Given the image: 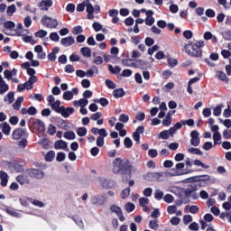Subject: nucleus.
<instances>
[{"mask_svg":"<svg viewBox=\"0 0 231 231\" xmlns=\"http://www.w3.org/2000/svg\"><path fill=\"white\" fill-rule=\"evenodd\" d=\"M27 172L30 178H33L34 180H42V178L45 176L44 171L35 168L27 170Z\"/></svg>","mask_w":231,"mask_h":231,"instance_id":"obj_4","label":"nucleus"},{"mask_svg":"<svg viewBox=\"0 0 231 231\" xmlns=\"http://www.w3.org/2000/svg\"><path fill=\"white\" fill-rule=\"evenodd\" d=\"M189 230L198 231V230H199V224L196 223V222H192L189 226Z\"/></svg>","mask_w":231,"mask_h":231,"instance_id":"obj_59","label":"nucleus"},{"mask_svg":"<svg viewBox=\"0 0 231 231\" xmlns=\"http://www.w3.org/2000/svg\"><path fill=\"white\" fill-rule=\"evenodd\" d=\"M185 210H189L190 214H198V212H199V207L196 205H192V206L188 205L185 207Z\"/></svg>","mask_w":231,"mask_h":231,"instance_id":"obj_28","label":"nucleus"},{"mask_svg":"<svg viewBox=\"0 0 231 231\" xmlns=\"http://www.w3.org/2000/svg\"><path fill=\"white\" fill-rule=\"evenodd\" d=\"M171 124H172V117L171 116L170 114H168L162 120V125H164L165 127H169Z\"/></svg>","mask_w":231,"mask_h":231,"instance_id":"obj_32","label":"nucleus"},{"mask_svg":"<svg viewBox=\"0 0 231 231\" xmlns=\"http://www.w3.org/2000/svg\"><path fill=\"white\" fill-rule=\"evenodd\" d=\"M154 198L157 201H162V199H163V191H162V189H156L154 192Z\"/></svg>","mask_w":231,"mask_h":231,"instance_id":"obj_38","label":"nucleus"},{"mask_svg":"<svg viewBox=\"0 0 231 231\" xmlns=\"http://www.w3.org/2000/svg\"><path fill=\"white\" fill-rule=\"evenodd\" d=\"M35 37H39V39H44L46 35H48V32L44 30H40L34 33Z\"/></svg>","mask_w":231,"mask_h":231,"instance_id":"obj_47","label":"nucleus"},{"mask_svg":"<svg viewBox=\"0 0 231 231\" xmlns=\"http://www.w3.org/2000/svg\"><path fill=\"white\" fill-rule=\"evenodd\" d=\"M134 208H135L134 204L131 202L126 203L125 206V209L126 210V212H133Z\"/></svg>","mask_w":231,"mask_h":231,"instance_id":"obj_54","label":"nucleus"},{"mask_svg":"<svg viewBox=\"0 0 231 231\" xmlns=\"http://www.w3.org/2000/svg\"><path fill=\"white\" fill-rule=\"evenodd\" d=\"M134 66L139 68V69H145L149 66V62L143 60H135Z\"/></svg>","mask_w":231,"mask_h":231,"instance_id":"obj_20","label":"nucleus"},{"mask_svg":"<svg viewBox=\"0 0 231 231\" xmlns=\"http://www.w3.org/2000/svg\"><path fill=\"white\" fill-rule=\"evenodd\" d=\"M195 178L197 181H210V175H200Z\"/></svg>","mask_w":231,"mask_h":231,"instance_id":"obj_50","label":"nucleus"},{"mask_svg":"<svg viewBox=\"0 0 231 231\" xmlns=\"http://www.w3.org/2000/svg\"><path fill=\"white\" fill-rule=\"evenodd\" d=\"M15 12H17V8L15 7V5L13 4L7 7L6 14L8 17H12V15H14Z\"/></svg>","mask_w":231,"mask_h":231,"instance_id":"obj_31","label":"nucleus"},{"mask_svg":"<svg viewBox=\"0 0 231 231\" xmlns=\"http://www.w3.org/2000/svg\"><path fill=\"white\" fill-rule=\"evenodd\" d=\"M61 102L60 100H56L54 101L51 105V107L52 109V111H55V113H59V109H60V106H61Z\"/></svg>","mask_w":231,"mask_h":231,"instance_id":"obj_30","label":"nucleus"},{"mask_svg":"<svg viewBox=\"0 0 231 231\" xmlns=\"http://www.w3.org/2000/svg\"><path fill=\"white\" fill-rule=\"evenodd\" d=\"M107 201V198L104 195H97L91 198V203L93 205H104Z\"/></svg>","mask_w":231,"mask_h":231,"instance_id":"obj_10","label":"nucleus"},{"mask_svg":"<svg viewBox=\"0 0 231 231\" xmlns=\"http://www.w3.org/2000/svg\"><path fill=\"white\" fill-rule=\"evenodd\" d=\"M85 5L87 6L86 8V12L88 14L87 18L89 20L95 19V15L93 14H95V7L93 6V5L89 3V0H86Z\"/></svg>","mask_w":231,"mask_h":231,"instance_id":"obj_9","label":"nucleus"},{"mask_svg":"<svg viewBox=\"0 0 231 231\" xmlns=\"http://www.w3.org/2000/svg\"><path fill=\"white\" fill-rule=\"evenodd\" d=\"M41 23L46 28H57L59 26V21L48 15H43L41 20Z\"/></svg>","mask_w":231,"mask_h":231,"instance_id":"obj_3","label":"nucleus"},{"mask_svg":"<svg viewBox=\"0 0 231 231\" xmlns=\"http://www.w3.org/2000/svg\"><path fill=\"white\" fill-rule=\"evenodd\" d=\"M188 152H189V154H197L198 156H202L203 152H201V150H199V148H189Z\"/></svg>","mask_w":231,"mask_h":231,"instance_id":"obj_33","label":"nucleus"},{"mask_svg":"<svg viewBox=\"0 0 231 231\" xmlns=\"http://www.w3.org/2000/svg\"><path fill=\"white\" fill-rule=\"evenodd\" d=\"M13 140H21L26 138V129L15 128L12 134Z\"/></svg>","mask_w":231,"mask_h":231,"instance_id":"obj_8","label":"nucleus"},{"mask_svg":"<svg viewBox=\"0 0 231 231\" xmlns=\"http://www.w3.org/2000/svg\"><path fill=\"white\" fill-rule=\"evenodd\" d=\"M223 116H225V118H230L231 116L230 105H227V108L224 110Z\"/></svg>","mask_w":231,"mask_h":231,"instance_id":"obj_61","label":"nucleus"},{"mask_svg":"<svg viewBox=\"0 0 231 231\" xmlns=\"http://www.w3.org/2000/svg\"><path fill=\"white\" fill-rule=\"evenodd\" d=\"M77 134L78 136H86V134H88V129L86 127H79Z\"/></svg>","mask_w":231,"mask_h":231,"instance_id":"obj_46","label":"nucleus"},{"mask_svg":"<svg viewBox=\"0 0 231 231\" xmlns=\"http://www.w3.org/2000/svg\"><path fill=\"white\" fill-rule=\"evenodd\" d=\"M4 28H6L7 30H12L15 28V23H14L13 21L5 22Z\"/></svg>","mask_w":231,"mask_h":231,"instance_id":"obj_45","label":"nucleus"},{"mask_svg":"<svg viewBox=\"0 0 231 231\" xmlns=\"http://www.w3.org/2000/svg\"><path fill=\"white\" fill-rule=\"evenodd\" d=\"M133 75V70L125 69L122 71L121 77H131Z\"/></svg>","mask_w":231,"mask_h":231,"instance_id":"obj_62","label":"nucleus"},{"mask_svg":"<svg viewBox=\"0 0 231 231\" xmlns=\"http://www.w3.org/2000/svg\"><path fill=\"white\" fill-rule=\"evenodd\" d=\"M80 53L83 57H91V49L89 47H82L80 49Z\"/></svg>","mask_w":231,"mask_h":231,"instance_id":"obj_29","label":"nucleus"},{"mask_svg":"<svg viewBox=\"0 0 231 231\" xmlns=\"http://www.w3.org/2000/svg\"><path fill=\"white\" fill-rule=\"evenodd\" d=\"M144 23L147 26H152L154 24V17L152 16H146Z\"/></svg>","mask_w":231,"mask_h":231,"instance_id":"obj_53","label":"nucleus"},{"mask_svg":"<svg viewBox=\"0 0 231 231\" xmlns=\"http://www.w3.org/2000/svg\"><path fill=\"white\" fill-rule=\"evenodd\" d=\"M24 102V97H18L16 101L13 104L14 109L16 111H19L21 109V105Z\"/></svg>","mask_w":231,"mask_h":231,"instance_id":"obj_22","label":"nucleus"},{"mask_svg":"<svg viewBox=\"0 0 231 231\" xmlns=\"http://www.w3.org/2000/svg\"><path fill=\"white\" fill-rule=\"evenodd\" d=\"M16 181L20 183V185H30V178H28L26 174L18 175Z\"/></svg>","mask_w":231,"mask_h":231,"instance_id":"obj_14","label":"nucleus"},{"mask_svg":"<svg viewBox=\"0 0 231 231\" xmlns=\"http://www.w3.org/2000/svg\"><path fill=\"white\" fill-rule=\"evenodd\" d=\"M0 185L1 187H6L8 185V173L4 171H0Z\"/></svg>","mask_w":231,"mask_h":231,"instance_id":"obj_17","label":"nucleus"},{"mask_svg":"<svg viewBox=\"0 0 231 231\" xmlns=\"http://www.w3.org/2000/svg\"><path fill=\"white\" fill-rule=\"evenodd\" d=\"M168 64L169 66H171V68H174L175 66H178V60L173 58H169Z\"/></svg>","mask_w":231,"mask_h":231,"instance_id":"obj_58","label":"nucleus"},{"mask_svg":"<svg viewBox=\"0 0 231 231\" xmlns=\"http://www.w3.org/2000/svg\"><path fill=\"white\" fill-rule=\"evenodd\" d=\"M113 171L115 174H120L124 183L131 180V172L133 171V164L129 159L116 158L113 162Z\"/></svg>","mask_w":231,"mask_h":231,"instance_id":"obj_1","label":"nucleus"},{"mask_svg":"<svg viewBox=\"0 0 231 231\" xmlns=\"http://www.w3.org/2000/svg\"><path fill=\"white\" fill-rule=\"evenodd\" d=\"M0 127H2V133L5 134V136L10 135V131H12V126L6 122L0 124Z\"/></svg>","mask_w":231,"mask_h":231,"instance_id":"obj_19","label":"nucleus"},{"mask_svg":"<svg viewBox=\"0 0 231 231\" xmlns=\"http://www.w3.org/2000/svg\"><path fill=\"white\" fill-rule=\"evenodd\" d=\"M217 79H219V80H221L222 82H226V84H228L229 79L226 77V74H225V72L218 70L217 71Z\"/></svg>","mask_w":231,"mask_h":231,"instance_id":"obj_23","label":"nucleus"},{"mask_svg":"<svg viewBox=\"0 0 231 231\" xmlns=\"http://www.w3.org/2000/svg\"><path fill=\"white\" fill-rule=\"evenodd\" d=\"M93 70L96 71V73H98V68H97V66L94 65L92 66V69H88L87 70V72H85V75L89 79H91V77L95 75V72Z\"/></svg>","mask_w":231,"mask_h":231,"instance_id":"obj_34","label":"nucleus"},{"mask_svg":"<svg viewBox=\"0 0 231 231\" xmlns=\"http://www.w3.org/2000/svg\"><path fill=\"white\" fill-rule=\"evenodd\" d=\"M193 165H197L198 167H202V169H210V166L203 163V162L199 160L193 161Z\"/></svg>","mask_w":231,"mask_h":231,"instance_id":"obj_37","label":"nucleus"},{"mask_svg":"<svg viewBox=\"0 0 231 231\" xmlns=\"http://www.w3.org/2000/svg\"><path fill=\"white\" fill-rule=\"evenodd\" d=\"M64 138H66V140H75V138H77V135H75V132L69 131L64 133Z\"/></svg>","mask_w":231,"mask_h":231,"instance_id":"obj_35","label":"nucleus"},{"mask_svg":"<svg viewBox=\"0 0 231 231\" xmlns=\"http://www.w3.org/2000/svg\"><path fill=\"white\" fill-rule=\"evenodd\" d=\"M60 43L62 44V46L68 48L69 46H71L75 43V38H73L72 36L62 38Z\"/></svg>","mask_w":231,"mask_h":231,"instance_id":"obj_15","label":"nucleus"},{"mask_svg":"<svg viewBox=\"0 0 231 231\" xmlns=\"http://www.w3.org/2000/svg\"><path fill=\"white\" fill-rule=\"evenodd\" d=\"M223 138H225V140H230V138H231V130H228V129L224 130Z\"/></svg>","mask_w":231,"mask_h":231,"instance_id":"obj_63","label":"nucleus"},{"mask_svg":"<svg viewBox=\"0 0 231 231\" xmlns=\"http://www.w3.org/2000/svg\"><path fill=\"white\" fill-rule=\"evenodd\" d=\"M130 194H131V188H126V189H123V191L121 193L122 199H125L129 198Z\"/></svg>","mask_w":231,"mask_h":231,"instance_id":"obj_43","label":"nucleus"},{"mask_svg":"<svg viewBox=\"0 0 231 231\" xmlns=\"http://www.w3.org/2000/svg\"><path fill=\"white\" fill-rule=\"evenodd\" d=\"M110 211L113 214H116L117 217H119V221H121V222L125 221V217L124 216V212L122 211V208L114 204V205L110 206Z\"/></svg>","mask_w":231,"mask_h":231,"instance_id":"obj_5","label":"nucleus"},{"mask_svg":"<svg viewBox=\"0 0 231 231\" xmlns=\"http://www.w3.org/2000/svg\"><path fill=\"white\" fill-rule=\"evenodd\" d=\"M190 144L193 147H198L201 143V139L199 138V132L198 130H193L190 133Z\"/></svg>","mask_w":231,"mask_h":231,"instance_id":"obj_6","label":"nucleus"},{"mask_svg":"<svg viewBox=\"0 0 231 231\" xmlns=\"http://www.w3.org/2000/svg\"><path fill=\"white\" fill-rule=\"evenodd\" d=\"M54 149H67V151H69V148H68V143L66 141L59 140L56 141L54 143Z\"/></svg>","mask_w":231,"mask_h":231,"instance_id":"obj_18","label":"nucleus"},{"mask_svg":"<svg viewBox=\"0 0 231 231\" xmlns=\"http://www.w3.org/2000/svg\"><path fill=\"white\" fill-rule=\"evenodd\" d=\"M63 100H73V92L68 90L63 93Z\"/></svg>","mask_w":231,"mask_h":231,"instance_id":"obj_44","label":"nucleus"},{"mask_svg":"<svg viewBox=\"0 0 231 231\" xmlns=\"http://www.w3.org/2000/svg\"><path fill=\"white\" fill-rule=\"evenodd\" d=\"M95 104H100L102 107H107L109 106V100L106 97H101L99 99H94Z\"/></svg>","mask_w":231,"mask_h":231,"instance_id":"obj_25","label":"nucleus"},{"mask_svg":"<svg viewBox=\"0 0 231 231\" xmlns=\"http://www.w3.org/2000/svg\"><path fill=\"white\" fill-rule=\"evenodd\" d=\"M72 219L76 223V225H78V226H84V222H82V218H80L79 217V215H74L72 217Z\"/></svg>","mask_w":231,"mask_h":231,"instance_id":"obj_41","label":"nucleus"},{"mask_svg":"<svg viewBox=\"0 0 231 231\" xmlns=\"http://www.w3.org/2000/svg\"><path fill=\"white\" fill-rule=\"evenodd\" d=\"M58 113L63 116V118H69L70 115H73L75 113V108L73 106L70 107H64V106H61L60 109L58 110Z\"/></svg>","mask_w":231,"mask_h":231,"instance_id":"obj_7","label":"nucleus"},{"mask_svg":"<svg viewBox=\"0 0 231 231\" xmlns=\"http://www.w3.org/2000/svg\"><path fill=\"white\" fill-rule=\"evenodd\" d=\"M55 158V152L54 151H50L47 152L45 155V160L47 162H53V159Z\"/></svg>","mask_w":231,"mask_h":231,"instance_id":"obj_42","label":"nucleus"},{"mask_svg":"<svg viewBox=\"0 0 231 231\" xmlns=\"http://www.w3.org/2000/svg\"><path fill=\"white\" fill-rule=\"evenodd\" d=\"M5 212L6 214H9V216H13L14 217H19V213H17L15 210H13L9 207L5 208Z\"/></svg>","mask_w":231,"mask_h":231,"instance_id":"obj_48","label":"nucleus"},{"mask_svg":"<svg viewBox=\"0 0 231 231\" xmlns=\"http://www.w3.org/2000/svg\"><path fill=\"white\" fill-rule=\"evenodd\" d=\"M139 203L142 207H145V206L149 205V199H147L145 197H142L139 199Z\"/></svg>","mask_w":231,"mask_h":231,"instance_id":"obj_57","label":"nucleus"},{"mask_svg":"<svg viewBox=\"0 0 231 231\" xmlns=\"http://www.w3.org/2000/svg\"><path fill=\"white\" fill-rule=\"evenodd\" d=\"M222 109L221 106H217L213 109V115L214 116H221Z\"/></svg>","mask_w":231,"mask_h":231,"instance_id":"obj_60","label":"nucleus"},{"mask_svg":"<svg viewBox=\"0 0 231 231\" xmlns=\"http://www.w3.org/2000/svg\"><path fill=\"white\" fill-rule=\"evenodd\" d=\"M125 95V91H124V88H116L113 91V97L115 98H122Z\"/></svg>","mask_w":231,"mask_h":231,"instance_id":"obj_24","label":"nucleus"},{"mask_svg":"<svg viewBox=\"0 0 231 231\" xmlns=\"http://www.w3.org/2000/svg\"><path fill=\"white\" fill-rule=\"evenodd\" d=\"M149 227L152 228V230H158V228H160V225L158 224V219L150 221Z\"/></svg>","mask_w":231,"mask_h":231,"instance_id":"obj_36","label":"nucleus"},{"mask_svg":"<svg viewBox=\"0 0 231 231\" xmlns=\"http://www.w3.org/2000/svg\"><path fill=\"white\" fill-rule=\"evenodd\" d=\"M105 84L108 89H116V84L110 79H106Z\"/></svg>","mask_w":231,"mask_h":231,"instance_id":"obj_49","label":"nucleus"},{"mask_svg":"<svg viewBox=\"0 0 231 231\" xmlns=\"http://www.w3.org/2000/svg\"><path fill=\"white\" fill-rule=\"evenodd\" d=\"M15 33L13 35H15L16 37H24V35H28L30 33V30L28 29H22V30H14Z\"/></svg>","mask_w":231,"mask_h":231,"instance_id":"obj_27","label":"nucleus"},{"mask_svg":"<svg viewBox=\"0 0 231 231\" xmlns=\"http://www.w3.org/2000/svg\"><path fill=\"white\" fill-rule=\"evenodd\" d=\"M108 15L112 17V23L114 24H118V23H120V18H118V10L116 9L109 10Z\"/></svg>","mask_w":231,"mask_h":231,"instance_id":"obj_13","label":"nucleus"},{"mask_svg":"<svg viewBox=\"0 0 231 231\" xmlns=\"http://www.w3.org/2000/svg\"><path fill=\"white\" fill-rule=\"evenodd\" d=\"M108 71H110L112 75H118V73L122 71V69L119 66L113 67V65H108Z\"/></svg>","mask_w":231,"mask_h":231,"instance_id":"obj_26","label":"nucleus"},{"mask_svg":"<svg viewBox=\"0 0 231 231\" xmlns=\"http://www.w3.org/2000/svg\"><path fill=\"white\" fill-rule=\"evenodd\" d=\"M47 133L51 136H53V134H55L57 133V127L55 125H51V124L49 125Z\"/></svg>","mask_w":231,"mask_h":231,"instance_id":"obj_39","label":"nucleus"},{"mask_svg":"<svg viewBox=\"0 0 231 231\" xmlns=\"http://www.w3.org/2000/svg\"><path fill=\"white\" fill-rule=\"evenodd\" d=\"M38 6L39 8H41V10H45L46 12H48L51 6H53V2L51 0H42L38 4Z\"/></svg>","mask_w":231,"mask_h":231,"instance_id":"obj_12","label":"nucleus"},{"mask_svg":"<svg viewBox=\"0 0 231 231\" xmlns=\"http://www.w3.org/2000/svg\"><path fill=\"white\" fill-rule=\"evenodd\" d=\"M15 92L10 91L7 93V95L4 97V102H8V104H13V102L15 100Z\"/></svg>","mask_w":231,"mask_h":231,"instance_id":"obj_21","label":"nucleus"},{"mask_svg":"<svg viewBox=\"0 0 231 231\" xmlns=\"http://www.w3.org/2000/svg\"><path fill=\"white\" fill-rule=\"evenodd\" d=\"M213 140H214V144L217 145V142L221 140V134L219 132H216L213 134Z\"/></svg>","mask_w":231,"mask_h":231,"instance_id":"obj_56","label":"nucleus"},{"mask_svg":"<svg viewBox=\"0 0 231 231\" xmlns=\"http://www.w3.org/2000/svg\"><path fill=\"white\" fill-rule=\"evenodd\" d=\"M223 39L225 41H231V31H226L223 32Z\"/></svg>","mask_w":231,"mask_h":231,"instance_id":"obj_64","label":"nucleus"},{"mask_svg":"<svg viewBox=\"0 0 231 231\" xmlns=\"http://www.w3.org/2000/svg\"><path fill=\"white\" fill-rule=\"evenodd\" d=\"M56 160L58 162H64V160H66V153H64L63 152H59L57 153Z\"/></svg>","mask_w":231,"mask_h":231,"instance_id":"obj_55","label":"nucleus"},{"mask_svg":"<svg viewBox=\"0 0 231 231\" xmlns=\"http://www.w3.org/2000/svg\"><path fill=\"white\" fill-rule=\"evenodd\" d=\"M196 190H198V186L196 184H189L183 192L186 198H190L191 194H196Z\"/></svg>","mask_w":231,"mask_h":231,"instance_id":"obj_11","label":"nucleus"},{"mask_svg":"<svg viewBox=\"0 0 231 231\" xmlns=\"http://www.w3.org/2000/svg\"><path fill=\"white\" fill-rule=\"evenodd\" d=\"M8 89H10V87L6 84L5 79H3V76L0 75V95H5Z\"/></svg>","mask_w":231,"mask_h":231,"instance_id":"obj_16","label":"nucleus"},{"mask_svg":"<svg viewBox=\"0 0 231 231\" xmlns=\"http://www.w3.org/2000/svg\"><path fill=\"white\" fill-rule=\"evenodd\" d=\"M119 122H123V124H127L129 122V116L125 114H121L119 116Z\"/></svg>","mask_w":231,"mask_h":231,"instance_id":"obj_52","label":"nucleus"},{"mask_svg":"<svg viewBox=\"0 0 231 231\" xmlns=\"http://www.w3.org/2000/svg\"><path fill=\"white\" fill-rule=\"evenodd\" d=\"M170 136L171 135H170L169 130H164L160 133L158 138H162V140H169Z\"/></svg>","mask_w":231,"mask_h":231,"instance_id":"obj_40","label":"nucleus"},{"mask_svg":"<svg viewBox=\"0 0 231 231\" xmlns=\"http://www.w3.org/2000/svg\"><path fill=\"white\" fill-rule=\"evenodd\" d=\"M203 46H205V42L203 41H199L197 43L189 42L187 44H185L184 50L190 57L199 58L203 55V51L201 50Z\"/></svg>","mask_w":231,"mask_h":231,"instance_id":"obj_2","label":"nucleus"},{"mask_svg":"<svg viewBox=\"0 0 231 231\" xmlns=\"http://www.w3.org/2000/svg\"><path fill=\"white\" fill-rule=\"evenodd\" d=\"M124 143H125V147H126V149H131V147H133V141L129 137L125 138Z\"/></svg>","mask_w":231,"mask_h":231,"instance_id":"obj_51","label":"nucleus"}]
</instances>
